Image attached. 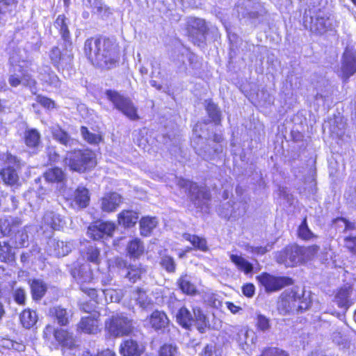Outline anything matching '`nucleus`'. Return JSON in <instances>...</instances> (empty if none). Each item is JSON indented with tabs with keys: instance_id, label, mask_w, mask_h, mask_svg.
<instances>
[{
	"instance_id": "f257e3e1",
	"label": "nucleus",
	"mask_w": 356,
	"mask_h": 356,
	"mask_svg": "<svg viewBox=\"0 0 356 356\" xmlns=\"http://www.w3.org/2000/svg\"><path fill=\"white\" fill-rule=\"evenodd\" d=\"M84 52L93 65L102 68L111 69L118 61L113 44L106 39H88L84 44Z\"/></svg>"
},
{
	"instance_id": "f03ea898",
	"label": "nucleus",
	"mask_w": 356,
	"mask_h": 356,
	"mask_svg": "<svg viewBox=\"0 0 356 356\" xmlns=\"http://www.w3.org/2000/svg\"><path fill=\"white\" fill-rule=\"evenodd\" d=\"M64 163L72 171L84 172L95 167L96 155L88 149L74 150L67 154Z\"/></svg>"
},
{
	"instance_id": "7ed1b4c3",
	"label": "nucleus",
	"mask_w": 356,
	"mask_h": 356,
	"mask_svg": "<svg viewBox=\"0 0 356 356\" xmlns=\"http://www.w3.org/2000/svg\"><path fill=\"white\" fill-rule=\"evenodd\" d=\"M310 301L304 297V294L292 289L282 293L278 302V309L282 314L306 310Z\"/></svg>"
},
{
	"instance_id": "20e7f679",
	"label": "nucleus",
	"mask_w": 356,
	"mask_h": 356,
	"mask_svg": "<svg viewBox=\"0 0 356 356\" xmlns=\"http://www.w3.org/2000/svg\"><path fill=\"white\" fill-rule=\"evenodd\" d=\"M303 24L312 32L321 34L331 29L332 19L323 11L318 10L314 15H311L309 11V13L306 12L304 15Z\"/></svg>"
},
{
	"instance_id": "39448f33",
	"label": "nucleus",
	"mask_w": 356,
	"mask_h": 356,
	"mask_svg": "<svg viewBox=\"0 0 356 356\" xmlns=\"http://www.w3.org/2000/svg\"><path fill=\"white\" fill-rule=\"evenodd\" d=\"M106 95L113 103L115 108L121 111L130 120H136L139 118L137 114V108L130 99L121 95L114 90H107Z\"/></svg>"
},
{
	"instance_id": "423d86ee",
	"label": "nucleus",
	"mask_w": 356,
	"mask_h": 356,
	"mask_svg": "<svg viewBox=\"0 0 356 356\" xmlns=\"http://www.w3.org/2000/svg\"><path fill=\"white\" fill-rule=\"evenodd\" d=\"M177 185L188 193L191 200L198 207L209 199L210 195L205 188H200L196 184L189 180L179 179Z\"/></svg>"
},
{
	"instance_id": "0eeeda50",
	"label": "nucleus",
	"mask_w": 356,
	"mask_h": 356,
	"mask_svg": "<svg viewBox=\"0 0 356 356\" xmlns=\"http://www.w3.org/2000/svg\"><path fill=\"white\" fill-rule=\"evenodd\" d=\"M24 65H13V70L10 71L8 83L12 87H17L20 85L29 87L31 90L35 89L36 81L31 76L23 70Z\"/></svg>"
},
{
	"instance_id": "6e6552de",
	"label": "nucleus",
	"mask_w": 356,
	"mask_h": 356,
	"mask_svg": "<svg viewBox=\"0 0 356 356\" xmlns=\"http://www.w3.org/2000/svg\"><path fill=\"white\" fill-rule=\"evenodd\" d=\"M259 282L266 292L270 293L279 291L286 286L293 284L292 280L287 277H276L267 273H264L257 277Z\"/></svg>"
},
{
	"instance_id": "1a4fd4ad",
	"label": "nucleus",
	"mask_w": 356,
	"mask_h": 356,
	"mask_svg": "<svg viewBox=\"0 0 356 356\" xmlns=\"http://www.w3.org/2000/svg\"><path fill=\"white\" fill-rule=\"evenodd\" d=\"M300 247L296 245L286 247L276 255V260L286 267H292L302 264Z\"/></svg>"
},
{
	"instance_id": "9d476101",
	"label": "nucleus",
	"mask_w": 356,
	"mask_h": 356,
	"mask_svg": "<svg viewBox=\"0 0 356 356\" xmlns=\"http://www.w3.org/2000/svg\"><path fill=\"white\" fill-rule=\"evenodd\" d=\"M106 327L109 333L114 337L128 334L131 332L132 324L130 320L123 316H112L106 322Z\"/></svg>"
},
{
	"instance_id": "9b49d317",
	"label": "nucleus",
	"mask_w": 356,
	"mask_h": 356,
	"mask_svg": "<svg viewBox=\"0 0 356 356\" xmlns=\"http://www.w3.org/2000/svg\"><path fill=\"white\" fill-rule=\"evenodd\" d=\"M5 156L7 167L0 171V175L6 184L14 185L19 179L16 170L20 167V161L10 154H7Z\"/></svg>"
},
{
	"instance_id": "f8f14e48",
	"label": "nucleus",
	"mask_w": 356,
	"mask_h": 356,
	"mask_svg": "<svg viewBox=\"0 0 356 356\" xmlns=\"http://www.w3.org/2000/svg\"><path fill=\"white\" fill-rule=\"evenodd\" d=\"M355 73H356V51L347 47L341 57L339 75L346 81Z\"/></svg>"
},
{
	"instance_id": "ddd939ff",
	"label": "nucleus",
	"mask_w": 356,
	"mask_h": 356,
	"mask_svg": "<svg viewBox=\"0 0 356 356\" xmlns=\"http://www.w3.org/2000/svg\"><path fill=\"white\" fill-rule=\"evenodd\" d=\"M236 332L234 339L237 342L239 348L245 353L250 352L256 341V336L253 331L249 330L247 327H235Z\"/></svg>"
},
{
	"instance_id": "4468645a",
	"label": "nucleus",
	"mask_w": 356,
	"mask_h": 356,
	"mask_svg": "<svg viewBox=\"0 0 356 356\" xmlns=\"http://www.w3.org/2000/svg\"><path fill=\"white\" fill-rule=\"evenodd\" d=\"M122 202V196L115 192L104 195L100 200V207L102 211L106 213L114 212Z\"/></svg>"
},
{
	"instance_id": "2eb2a0df",
	"label": "nucleus",
	"mask_w": 356,
	"mask_h": 356,
	"mask_svg": "<svg viewBox=\"0 0 356 356\" xmlns=\"http://www.w3.org/2000/svg\"><path fill=\"white\" fill-rule=\"evenodd\" d=\"M90 202L89 192L87 188L79 186L70 198V205L74 209L86 208Z\"/></svg>"
},
{
	"instance_id": "dca6fc26",
	"label": "nucleus",
	"mask_w": 356,
	"mask_h": 356,
	"mask_svg": "<svg viewBox=\"0 0 356 356\" xmlns=\"http://www.w3.org/2000/svg\"><path fill=\"white\" fill-rule=\"evenodd\" d=\"M99 314L95 313L87 317H83L79 324V329L88 334H95L100 331Z\"/></svg>"
},
{
	"instance_id": "f3484780",
	"label": "nucleus",
	"mask_w": 356,
	"mask_h": 356,
	"mask_svg": "<svg viewBox=\"0 0 356 356\" xmlns=\"http://www.w3.org/2000/svg\"><path fill=\"white\" fill-rule=\"evenodd\" d=\"M188 26V33L194 42L203 41L206 30L204 21L201 19H191Z\"/></svg>"
},
{
	"instance_id": "a211bd4d",
	"label": "nucleus",
	"mask_w": 356,
	"mask_h": 356,
	"mask_svg": "<svg viewBox=\"0 0 356 356\" xmlns=\"http://www.w3.org/2000/svg\"><path fill=\"white\" fill-rule=\"evenodd\" d=\"M49 56L51 63L56 67L61 63L65 64L70 63L73 58L70 50L66 49L65 52H62L57 47H54L50 50Z\"/></svg>"
},
{
	"instance_id": "6ab92c4d",
	"label": "nucleus",
	"mask_w": 356,
	"mask_h": 356,
	"mask_svg": "<svg viewBox=\"0 0 356 356\" xmlns=\"http://www.w3.org/2000/svg\"><path fill=\"white\" fill-rule=\"evenodd\" d=\"M148 322L156 331L163 330L169 324V319L163 312L155 310L149 316Z\"/></svg>"
},
{
	"instance_id": "aec40b11",
	"label": "nucleus",
	"mask_w": 356,
	"mask_h": 356,
	"mask_svg": "<svg viewBox=\"0 0 356 356\" xmlns=\"http://www.w3.org/2000/svg\"><path fill=\"white\" fill-rule=\"evenodd\" d=\"M72 275L81 284L89 283L93 278L92 271L87 263L81 264L78 268H74L72 270Z\"/></svg>"
},
{
	"instance_id": "412c9836",
	"label": "nucleus",
	"mask_w": 356,
	"mask_h": 356,
	"mask_svg": "<svg viewBox=\"0 0 356 356\" xmlns=\"http://www.w3.org/2000/svg\"><path fill=\"white\" fill-rule=\"evenodd\" d=\"M143 350L142 346L133 339L124 341L120 348L122 356H140Z\"/></svg>"
},
{
	"instance_id": "4be33fe9",
	"label": "nucleus",
	"mask_w": 356,
	"mask_h": 356,
	"mask_svg": "<svg viewBox=\"0 0 356 356\" xmlns=\"http://www.w3.org/2000/svg\"><path fill=\"white\" fill-rule=\"evenodd\" d=\"M39 76L41 81L47 83L55 88L60 86V81L58 76L51 71L50 67L44 65L40 68Z\"/></svg>"
},
{
	"instance_id": "5701e85b",
	"label": "nucleus",
	"mask_w": 356,
	"mask_h": 356,
	"mask_svg": "<svg viewBox=\"0 0 356 356\" xmlns=\"http://www.w3.org/2000/svg\"><path fill=\"white\" fill-rule=\"evenodd\" d=\"M49 314L54 318L57 323L61 326L67 325L72 316L70 311H67L66 309L59 306L50 308Z\"/></svg>"
},
{
	"instance_id": "b1692460",
	"label": "nucleus",
	"mask_w": 356,
	"mask_h": 356,
	"mask_svg": "<svg viewBox=\"0 0 356 356\" xmlns=\"http://www.w3.org/2000/svg\"><path fill=\"white\" fill-rule=\"evenodd\" d=\"M177 285L181 291L188 296H195L197 293L195 284L192 282L191 277L188 275H183L177 280Z\"/></svg>"
},
{
	"instance_id": "393cba45",
	"label": "nucleus",
	"mask_w": 356,
	"mask_h": 356,
	"mask_svg": "<svg viewBox=\"0 0 356 356\" xmlns=\"http://www.w3.org/2000/svg\"><path fill=\"white\" fill-rule=\"evenodd\" d=\"M51 134L54 138L63 145L72 146L76 144V141L58 126L51 128Z\"/></svg>"
},
{
	"instance_id": "a878e982",
	"label": "nucleus",
	"mask_w": 356,
	"mask_h": 356,
	"mask_svg": "<svg viewBox=\"0 0 356 356\" xmlns=\"http://www.w3.org/2000/svg\"><path fill=\"white\" fill-rule=\"evenodd\" d=\"M230 260L236 266L238 270L243 272L245 275L253 272V265L243 257L237 254H231Z\"/></svg>"
},
{
	"instance_id": "bb28decb",
	"label": "nucleus",
	"mask_w": 356,
	"mask_h": 356,
	"mask_svg": "<svg viewBox=\"0 0 356 356\" xmlns=\"http://www.w3.org/2000/svg\"><path fill=\"white\" fill-rule=\"evenodd\" d=\"M42 223L53 229H59L62 227L60 216L52 211H47L44 213Z\"/></svg>"
},
{
	"instance_id": "cd10ccee",
	"label": "nucleus",
	"mask_w": 356,
	"mask_h": 356,
	"mask_svg": "<svg viewBox=\"0 0 356 356\" xmlns=\"http://www.w3.org/2000/svg\"><path fill=\"white\" fill-rule=\"evenodd\" d=\"M351 291L352 290L350 286H346L340 289L337 293L334 301L339 307L347 309L351 305L350 300Z\"/></svg>"
},
{
	"instance_id": "c85d7f7f",
	"label": "nucleus",
	"mask_w": 356,
	"mask_h": 356,
	"mask_svg": "<svg viewBox=\"0 0 356 356\" xmlns=\"http://www.w3.org/2000/svg\"><path fill=\"white\" fill-rule=\"evenodd\" d=\"M20 224L17 219L8 218L0 220V237L9 235L15 232V228Z\"/></svg>"
},
{
	"instance_id": "c756f323",
	"label": "nucleus",
	"mask_w": 356,
	"mask_h": 356,
	"mask_svg": "<svg viewBox=\"0 0 356 356\" xmlns=\"http://www.w3.org/2000/svg\"><path fill=\"white\" fill-rule=\"evenodd\" d=\"M51 245L53 247V254L57 257H63L67 254L72 248V244L70 242L63 241H51Z\"/></svg>"
},
{
	"instance_id": "7c9ffc66",
	"label": "nucleus",
	"mask_w": 356,
	"mask_h": 356,
	"mask_svg": "<svg viewBox=\"0 0 356 356\" xmlns=\"http://www.w3.org/2000/svg\"><path fill=\"white\" fill-rule=\"evenodd\" d=\"M138 219V214L134 211H122L118 215L119 224L127 227L134 226Z\"/></svg>"
},
{
	"instance_id": "2f4dec72",
	"label": "nucleus",
	"mask_w": 356,
	"mask_h": 356,
	"mask_svg": "<svg viewBox=\"0 0 356 356\" xmlns=\"http://www.w3.org/2000/svg\"><path fill=\"white\" fill-rule=\"evenodd\" d=\"M54 338L63 346L71 348L74 345L72 334L63 329H57L54 333Z\"/></svg>"
},
{
	"instance_id": "473e14b6",
	"label": "nucleus",
	"mask_w": 356,
	"mask_h": 356,
	"mask_svg": "<svg viewBox=\"0 0 356 356\" xmlns=\"http://www.w3.org/2000/svg\"><path fill=\"white\" fill-rule=\"evenodd\" d=\"M176 318L179 324L185 328H189L194 323L193 315L185 307L179 309Z\"/></svg>"
},
{
	"instance_id": "72a5a7b5",
	"label": "nucleus",
	"mask_w": 356,
	"mask_h": 356,
	"mask_svg": "<svg viewBox=\"0 0 356 356\" xmlns=\"http://www.w3.org/2000/svg\"><path fill=\"white\" fill-rule=\"evenodd\" d=\"M332 341L342 348L350 347V340L341 328L337 327L331 335Z\"/></svg>"
},
{
	"instance_id": "f704fd0d",
	"label": "nucleus",
	"mask_w": 356,
	"mask_h": 356,
	"mask_svg": "<svg viewBox=\"0 0 356 356\" xmlns=\"http://www.w3.org/2000/svg\"><path fill=\"white\" fill-rule=\"evenodd\" d=\"M158 221L154 217H144L140 220V234L143 236H147L152 232V230L157 226Z\"/></svg>"
},
{
	"instance_id": "c9c22d12",
	"label": "nucleus",
	"mask_w": 356,
	"mask_h": 356,
	"mask_svg": "<svg viewBox=\"0 0 356 356\" xmlns=\"http://www.w3.org/2000/svg\"><path fill=\"white\" fill-rule=\"evenodd\" d=\"M127 250L130 257L138 258L143 253L144 246L139 239L134 238L128 243Z\"/></svg>"
},
{
	"instance_id": "e433bc0d",
	"label": "nucleus",
	"mask_w": 356,
	"mask_h": 356,
	"mask_svg": "<svg viewBox=\"0 0 356 356\" xmlns=\"http://www.w3.org/2000/svg\"><path fill=\"white\" fill-rule=\"evenodd\" d=\"M20 321L24 327H33L38 321L36 312L30 309L24 310L20 315Z\"/></svg>"
},
{
	"instance_id": "4c0bfd02",
	"label": "nucleus",
	"mask_w": 356,
	"mask_h": 356,
	"mask_svg": "<svg viewBox=\"0 0 356 356\" xmlns=\"http://www.w3.org/2000/svg\"><path fill=\"white\" fill-rule=\"evenodd\" d=\"M24 139L27 146L35 147L40 142V134L35 129H29L24 134Z\"/></svg>"
},
{
	"instance_id": "58836bf2",
	"label": "nucleus",
	"mask_w": 356,
	"mask_h": 356,
	"mask_svg": "<svg viewBox=\"0 0 356 356\" xmlns=\"http://www.w3.org/2000/svg\"><path fill=\"white\" fill-rule=\"evenodd\" d=\"M54 26L56 29H59L63 39L68 42L70 34L66 23V17L63 15H58L55 21Z\"/></svg>"
},
{
	"instance_id": "ea45409f",
	"label": "nucleus",
	"mask_w": 356,
	"mask_h": 356,
	"mask_svg": "<svg viewBox=\"0 0 356 356\" xmlns=\"http://www.w3.org/2000/svg\"><path fill=\"white\" fill-rule=\"evenodd\" d=\"M83 257L88 261L95 265L100 263V252L99 250L93 245H89L86 248L83 252Z\"/></svg>"
},
{
	"instance_id": "a19ab883",
	"label": "nucleus",
	"mask_w": 356,
	"mask_h": 356,
	"mask_svg": "<svg viewBox=\"0 0 356 356\" xmlns=\"http://www.w3.org/2000/svg\"><path fill=\"white\" fill-rule=\"evenodd\" d=\"M183 238L189 241L195 248L200 250L202 251H206L207 250V241L205 238H201L196 235H192L190 234H183Z\"/></svg>"
},
{
	"instance_id": "79ce46f5",
	"label": "nucleus",
	"mask_w": 356,
	"mask_h": 356,
	"mask_svg": "<svg viewBox=\"0 0 356 356\" xmlns=\"http://www.w3.org/2000/svg\"><path fill=\"white\" fill-rule=\"evenodd\" d=\"M65 173L58 168H50L44 174L45 179L49 182L62 181L65 179Z\"/></svg>"
},
{
	"instance_id": "37998d69",
	"label": "nucleus",
	"mask_w": 356,
	"mask_h": 356,
	"mask_svg": "<svg viewBox=\"0 0 356 356\" xmlns=\"http://www.w3.org/2000/svg\"><path fill=\"white\" fill-rule=\"evenodd\" d=\"M31 292L34 299H41L47 290L46 284L41 280H34L31 283Z\"/></svg>"
},
{
	"instance_id": "c03bdc74",
	"label": "nucleus",
	"mask_w": 356,
	"mask_h": 356,
	"mask_svg": "<svg viewBox=\"0 0 356 356\" xmlns=\"http://www.w3.org/2000/svg\"><path fill=\"white\" fill-rule=\"evenodd\" d=\"M81 134L83 138L91 145H97L102 140L101 134L90 132L86 127H81Z\"/></svg>"
},
{
	"instance_id": "a18cd8bd",
	"label": "nucleus",
	"mask_w": 356,
	"mask_h": 356,
	"mask_svg": "<svg viewBox=\"0 0 356 356\" xmlns=\"http://www.w3.org/2000/svg\"><path fill=\"white\" fill-rule=\"evenodd\" d=\"M194 323L200 332H204L207 326V319L200 308L193 309Z\"/></svg>"
},
{
	"instance_id": "49530a36",
	"label": "nucleus",
	"mask_w": 356,
	"mask_h": 356,
	"mask_svg": "<svg viewBox=\"0 0 356 356\" xmlns=\"http://www.w3.org/2000/svg\"><path fill=\"white\" fill-rule=\"evenodd\" d=\"M145 272V270L140 265H130L127 268V272L125 274V277L131 282L134 283L140 278L142 274Z\"/></svg>"
},
{
	"instance_id": "de8ad7c7",
	"label": "nucleus",
	"mask_w": 356,
	"mask_h": 356,
	"mask_svg": "<svg viewBox=\"0 0 356 356\" xmlns=\"http://www.w3.org/2000/svg\"><path fill=\"white\" fill-rule=\"evenodd\" d=\"M135 298L139 306L143 309L149 307L154 303L152 298L146 294V292L139 289L136 291Z\"/></svg>"
},
{
	"instance_id": "09e8293b",
	"label": "nucleus",
	"mask_w": 356,
	"mask_h": 356,
	"mask_svg": "<svg viewBox=\"0 0 356 356\" xmlns=\"http://www.w3.org/2000/svg\"><path fill=\"white\" fill-rule=\"evenodd\" d=\"M90 6L93 8L94 13H96L102 16L111 13L110 9L103 2L99 0H86Z\"/></svg>"
},
{
	"instance_id": "8fccbe9b",
	"label": "nucleus",
	"mask_w": 356,
	"mask_h": 356,
	"mask_svg": "<svg viewBox=\"0 0 356 356\" xmlns=\"http://www.w3.org/2000/svg\"><path fill=\"white\" fill-rule=\"evenodd\" d=\"M300 250L302 263H304L312 259L317 254L319 247L314 245L309 247H300Z\"/></svg>"
},
{
	"instance_id": "3c124183",
	"label": "nucleus",
	"mask_w": 356,
	"mask_h": 356,
	"mask_svg": "<svg viewBox=\"0 0 356 356\" xmlns=\"http://www.w3.org/2000/svg\"><path fill=\"white\" fill-rule=\"evenodd\" d=\"M102 293L105 297L106 301H110L111 302H119L122 296V293L120 290H115L113 289L102 290Z\"/></svg>"
},
{
	"instance_id": "603ef678",
	"label": "nucleus",
	"mask_w": 356,
	"mask_h": 356,
	"mask_svg": "<svg viewBox=\"0 0 356 356\" xmlns=\"http://www.w3.org/2000/svg\"><path fill=\"white\" fill-rule=\"evenodd\" d=\"M273 243H268L265 245L248 246L246 250L248 252L257 254L263 255L273 249Z\"/></svg>"
},
{
	"instance_id": "864d4df0",
	"label": "nucleus",
	"mask_w": 356,
	"mask_h": 356,
	"mask_svg": "<svg viewBox=\"0 0 356 356\" xmlns=\"http://www.w3.org/2000/svg\"><path fill=\"white\" fill-rule=\"evenodd\" d=\"M15 245L17 248L26 247L29 244V236L26 229L17 232L15 235Z\"/></svg>"
},
{
	"instance_id": "5fc2aeb1",
	"label": "nucleus",
	"mask_w": 356,
	"mask_h": 356,
	"mask_svg": "<svg viewBox=\"0 0 356 356\" xmlns=\"http://www.w3.org/2000/svg\"><path fill=\"white\" fill-rule=\"evenodd\" d=\"M160 264L168 272L174 273L175 271L176 264L172 257L166 254L163 255L161 258Z\"/></svg>"
},
{
	"instance_id": "6e6d98bb",
	"label": "nucleus",
	"mask_w": 356,
	"mask_h": 356,
	"mask_svg": "<svg viewBox=\"0 0 356 356\" xmlns=\"http://www.w3.org/2000/svg\"><path fill=\"white\" fill-rule=\"evenodd\" d=\"M206 109L213 122L218 123L220 121V113L215 104L211 101L207 102Z\"/></svg>"
},
{
	"instance_id": "4d7b16f0",
	"label": "nucleus",
	"mask_w": 356,
	"mask_h": 356,
	"mask_svg": "<svg viewBox=\"0 0 356 356\" xmlns=\"http://www.w3.org/2000/svg\"><path fill=\"white\" fill-rule=\"evenodd\" d=\"M0 257L4 261L13 259L12 248L7 242H0Z\"/></svg>"
},
{
	"instance_id": "13d9d810",
	"label": "nucleus",
	"mask_w": 356,
	"mask_h": 356,
	"mask_svg": "<svg viewBox=\"0 0 356 356\" xmlns=\"http://www.w3.org/2000/svg\"><path fill=\"white\" fill-rule=\"evenodd\" d=\"M102 237L104 236H111L115 229V225L112 222H97Z\"/></svg>"
},
{
	"instance_id": "bf43d9fd",
	"label": "nucleus",
	"mask_w": 356,
	"mask_h": 356,
	"mask_svg": "<svg viewBox=\"0 0 356 356\" xmlns=\"http://www.w3.org/2000/svg\"><path fill=\"white\" fill-rule=\"evenodd\" d=\"M298 236L304 240H309L314 236L309 229L306 219L305 218L298 229Z\"/></svg>"
},
{
	"instance_id": "052dcab7",
	"label": "nucleus",
	"mask_w": 356,
	"mask_h": 356,
	"mask_svg": "<svg viewBox=\"0 0 356 356\" xmlns=\"http://www.w3.org/2000/svg\"><path fill=\"white\" fill-rule=\"evenodd\" d=\"M160 356H179L177 347L172 344H164L159 351Z\"/></svg>"
},
{
	"instance_id": "680f3d73",
	"label": "nucleus",
	"mask_w": 356,
	"mask_h": 356,
	"mask_svg": "<svg viewBox=\"0 0 356 356\" xmlns=\"http://www.w3.org/2000/svg\"><path fill=\"white\" fill-rule=\"evenodd\" d=\"M17 4V0H0V15L12 11Z\"/></svg>"
},
{
	"instance_id": "e2e57ef3",
	"label": "nucleus",
	"mask_w": 356,
	"mask_h": 356,
	"mask_svg": "<svg viewBox=\"0 0 356 356\" xmlns=\"http://www.w3.org/2000/svg\"><path fill=\"white\" fill-rule=\"evenodd\" d=\"M100 229L101 228H99L98 222H96L88 227L87 234L91 238L94 240H99L103 238Z\"/></svg>"
},
{
	"instance_id": "0e129e2a",
	"label": "nucleus",
	"mask_w": 356,
	"mask_h": 356,
	"mask_svg": "<svg viewBox=\"0 0 356 356\" xmlns=\"http://www.w3.org/2000/svg\"><path fill=\"white\" fill-rule=\"evenodd\" d=\"M256 326L257 329L261 331H266L270 328V323L268 318L265 316L259 314L256 319Z\"/></svg>"
},
{
	"instance_id": "69168bd1",
	"label": "nucleus",
	"mask_w": 356,
	"mask_h": 356,
	"mask_svg": "<svg viewBox=\"0 0 356 356\" xmlns=\"http://www.w3.org/2000/svg\"><path fill=\"white\" fill-rule=\"evenodd\" d=\"M37 102L40 104L44 108L51 109L55 107V102L46 97L38 95L36 97Z\"/></svg>"
},
{
	"instance_id": "338daca9",
	"label": "nucleus",
	"mask_w": 356,
	"mask_h": 356,
	"mask_svg": "<svg viewBox=\"0 0 356 356\" xmlns=\"http://www.w3.org/2000/svg\"><path fill=\"white\" fill-rule=\"evenodd\" d=\"M335 223L339 227H344V231L353 230L355 228V223L348 221L345 218H337Z\"/></svg>"
},
{
	"instance_id": "774afa93",
	"label": "nucleus",
	"mask_w": 356,
	"mask_h": 356,
	"mask_svg": "<svg viewBox=\"0 0 356 356\" xmlns=\"http://www.w3.org/2000/svg\"><path fill=\"white\" fill-rule=\"evenodd\" d=\"M346 247L356 254V236H347L344 239Z\"/></svg>"
}]
</instances>
